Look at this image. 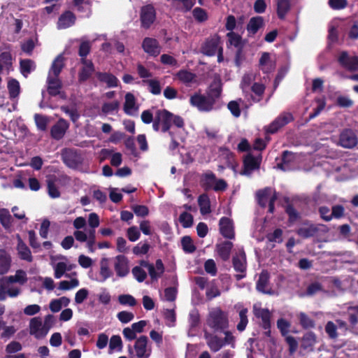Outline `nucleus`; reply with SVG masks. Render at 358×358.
<instances>
[{
	"instance_id": "nucleus-1",
	"label": "nucleus",
	"mask_w": 358,
	"mask_h": 358,
	"mask_svg": "<svg viewBox=\"0 0 358 358\" xmlns=\"http://www.w3.org/2000/svg\"><path fill=\"white\" fill-rule=\"evenodd\" d=\"M206 324L214 333L229 329V315L220 307L213 308L206 317Z\"/></svg>"
},
{
	"instance_id": "nucleus-2",
	"label": "nucleus",
	"mask_w": 358,
	"mask_h": 358,
	"mask_svg": "<svg viewBox=\"0 0 358 358\" xmlns=\"http://www.w3.org/2000/svg\"><path fill=\"white\" fill-rule=\"evenodd\" d=\"M155 115L161 123V131L168 132L170 136H173V133L170 131L172 124L180 129L185 126L184 120L181 116L175 115L166 109H159Z\"/></svg>"
},
{
	"instance_id": "nucleus-3",
	"label": "nucleus",
	"mask_w": 358,
	"mask_h": 358,
	"mask_svg": "<svg viewBox=\"0 0 358 358\" xmlns=\"http://www.w3.org/2000/svg\"><path fill=\"white\" fill-rule=\"evenodd\" d=\"M299 225V227L296 229V233L305 238L328 233L329 231L327 226L322 224H314L309 220L303 221Z\"/></svg>"
},
{
	"instance_id": "nucleus-4",
	"label": "nucleus",
	"mask_w": 358,
	"mask_h": 358,
	"mask_svg": "<svg viewBox=\"0 0 358 358\" xmlns=\"http://www.w3.org/2000/svg\"><path fill=\"white\" fill-rule=\"evenodd\" d=\"M232 264L234 269L239 273L235 275L236 280L239 281L244 278L246 276L247 258L243 248L238 249V252L233 255Z\"/></svg>"
},
{
	"instance_id": "nucleus-5",
	"label": "nucleus",
	"mask_w": 358,
	"mask_h": 358,
	"mask_svg": "<svg viewBox=\"0 0 358 358\" xmlns=\"http://www.w3.org/2000/svg\"><path fill=\"white\" fill-rule=\"evenodd\" d=\"M62 159L66 166L72 169H78L83 164L81 155L75 149L65 148L62 150Z\"/></svg>"
},
{
	"instance_id": "nucleus-6",
	"label": "nucleus",
	"mask_w": 358,
	"mask_h": 358,
	"mask_svg": "<svg viewBox=\"0 0 358 358\" xmlns=\"http://www.w3.org/2000/svg\"><path fill=\"white\" fill-rule=\"evenodd\" d=\"M262 159V157L261 154H259L258 156H254L251 153H248L243 158V169L241 171V174L249 176L252 171L259 169Z\"/></svg>"
},
{
	"instance_id": "nucleus-7",
	"label": "nucleus",
	"mask_w": 358,
	"mask_h": 358,
	"mask_svg": "<svg viewBox=\"0 0 358 358\" xmlns=\"http://www.w3.org/2000/svg\"><path fill=\"white\" fill-rule=\"evenodd\" d=\"M190 104L199 111L208 112L213 110L214 104L210 99L203 94L195 93L190 96Z\"/></svg>"
},
{
	"instance_id": "nucleus-8",
	"label": "nucleus",
	"mask_w": 358,
	"mask_h": 358,
	"mask_svg": "<svg viewBox=\"0 0 358 358\" xmlns=\"http://www.w3.org/2000/svg\"><path fill=\"white\" fill-rule=\"evenodd\" d=\"M220 36L217 34L206 38L201 47V52L208 57L214 56L220 48Z\"/></svg>"
},
{
	"instance_id": "nucleus-9",
	"label": "nucleus",
	"mask_w": 358,
	"mask_h": 358,
	"mask_svg": "<svg viewBox=\"0 0 358 358\" xmlns=\"http://www.w3.org/2000/svg\"><path fill=\"white\" fill-rule=\"evenodd\" d=\"M156 20V10L153 5L147 4L141 8L140 20L141 27L149 29Z\"/></svg>"
},
{
	"instance_id": "nucleus-10",
	"label": "nucleus",
	"mask_w": 358,
	"mask_h": 358,
	"mask_svg": "<svg viewBox=\"0 0 358 358\" xmlns=\"http://www.w3.org/2000/svg\"><path fill=\"white\" fill-rule=\"evenodd\" d=\"M47 92L51 96H59L62 99H66V94L62 89V83L59 78L48 75L47 78Z\"/></svg>"
},
{
	"instance_id": "nucleus-11",
	"label": "nucleus",
	"mask_w": 358,
	"mask_h": 358,
	"mask_svg": "<svg viewBox=\"0 0 358 358\" xmlns=\"http://www.w3.org/2000/svg\"><path fill=\"white\" fill-rule=\"evenodd\" d=\"M256 289L261 293L271 295L274 293L270 285V273L267 270H262L256 282Z\"/></svg>"
},
{
	"instance_id": "nucleus-12",
	"label": "nucleus",
	"mask_w": 358,
	"mask_h": 358,
	"mask_svg": "<svg viewBox=\"0 0 358 358\" xmlns=\"http://www.w3.org/2000/svg\"><path fill=\"white\" fill-rule=\"evenodd\" d=\"M254 315L256 317L262 320V328L265 330L264 335L271 336V313L267 308L254 307Z\"/></svg>"
},
{
	"instance_id": "nucleus-13",
	"label": "nucleus",
	"mask_w": 358,
	"mask_h": 358,
	"mask_svg": "<svg viewBox=\"0 0 358 358\" xmlns=\"http://www.w3.org/2000/svg\"><path fill=\"white\" fill-rule=\"evenodd\" d=\"M291 120V113H287L282 114L274 120L269 125L264 127L266 134H273L276 133L281 127H284Z\"/></svg>"
},
{
	"instance_id": "nucleus-14",
	"label": "nucleus",
	"mask_w": 358,
	"mask_h": 358,
	"mask_svg": "<svg viewBox=\"0 0 358 358\" xmlns=\"http://www.w3.org/2000/svg\"><path fill=\"white\" fill-rule=\"evenodd\" d=\"M203 338L206 341V345L213 352H218L224 346L222 338L218 336L216 333H211L204 330Z\"/></svg>"
},
{
	"instance_id": "nucleus-15",
	"label": "nucleus",
	"mask_w": 358,
	"mask_h": 358,
	"mask_svg": "<svg viewBox=\"0 0 358 358\" xmlns=\"http://www.w3.org/2000/svg\"><path fill=\"white\" fill-rule=\"evenodd\" d=\"M148 338L146 336H141L136 339L134 345L137 358H149L151 349L148 348Z\"/></svg>"
},
{
	"instance_id": "nucleus-16",
	"label": "nucleus",
	"mask_w": 358,
	"mask_h": 358,
	"mask_svg": "<svg viewBox=\"0 0 358 358\" xmlns=\"http://www.w3.org/2000/svg\"><path fill=\"white\" fill-rule=\"evenodd\" d=\"M141 46L144 52L150 56L157 57L160 54L161 46L156 38L145 37L143 40Z\"/></svg>"
},
{
	"instance_id": "nucleus-17",
	"label": "nucleus",
	"mask_w": 358,
	"mask_h": 358,
	"mask_svg": "<svg viewBox=\"0 0 358 358\" xmlns=\"http://www.w3.org/2000/svg\"><path fill=\"white\" fill-rule=\"evenodd\" d=\"M220 233L227 239L231 240L235 238V232L233 225V221L227 217H222L219 221Z\"/></svg>"
},
{
	"instance_id": "nucleus-18",
	"label": "nucleus",
	"mask_w": 358,
	"mask_h": 358,
	"mask_svg": "<svg viewBox=\"0 0 358 358\" xmlns=\"http://www.w3.org/2000/svg\"><path fill=\"white\" fill-rule=\"evenodd\" d=\"M69 127V122L63 118H59L51 127L50 134L52 138L57 141L62 139L64 136Z\"/></svg>"
},
{
	"instance_id": "nucleus-19",
	"label": "nucleus",
	"mask_w": 358,
	"mask_h": 358,
	"mask_svg": "<svg viewBox=\"0 0 358 358\" xmlns=\"http://www.w3.org/2000/svg\"><path fill=\"white\" fill-rule=\"evenodd\" d=\"M83 66L78 72V81L84 83L87 81L95 71L94 63L90 59H84L80 61Z\"/></svg>"
},
{
	"instance_id": "nucleus-20",
	"label": "nucleus",
	"mask_w": 358,
	"mask_h": 358,
	"mask_svg": "<svg viewBox=\"0 0 358 358\" xmlns=\"http://www.w3.org/2000/svg\"><path fill=\"white\" fill-rule=\"evenodd\" d=\"M338 62L342 66L350 71H358V57L356 56L350 57L345 51H343L341 53L338 57Z\"/></svg>"
},
{
	"instance_id": "nucleus-21",
	"label": "nucleus",
	"mask_w": 358,
	"mask_h": 358,
	"mask_svg": "<svg viewBox=\"0 0 358 358\" xmlns=\"http://www.w3.org/2000/svg\"><path fill=\"white\" fill-rule=\"evenodd\" d=\"M340 145L345 148H352L357 144V138L351 129H345L340 135Z\"/></svg>"
},
{
	"instance_id": "nucleus-22",
	"label": "nucleus",
	"mask_w": 358,
	"mask_h": 358,
	"mask_svg": "<svg viewBox=\"0 0 358 358\" xmlns=\"http://www.w3.org/2000/svg\"><path fill=\"white\" fill-rule=\"evenodd\" d=\"M114 269L118 277L124 278L129 273V261L124 255H117L115 257Z\"/></svg>"
},
{
	"instance_id": "nucleus-23",
	"label": "nucleus",
	"mask_w": 358,
	"mask_h": 358,
	"mask_svg": "<svg viewBox=\"0 0 358 358\" xmlns=\"http://www.w3.org/2000/svg\"><path fill=\"white\" fill-rule=\"evenodd\" d=\"M233 247L234 244L232 242L224 241L216 244L215 251L222 261L227 262L230 258Z\"/></svg>"
},
{
	"instance_id": "nucleus-24",
	"label": "nucleus",
	"mask_w": 358,
	"mask_h": 358,
	"mask_svg": "<svg viewBox=\"0 0 358 358\" xmlns=\"http://www.w3.org/2000/svg\"><path fill=\"white\" fill-rule=\"evenodd\" d=\"M76 20L75 14L70 11L66 10L64 12L58 19L57 28L59 29H67L73 26Z\"/></svg>"
},
{
	"instance_id": "nucleus-25",
	"label": "nucleus",
	"mask_w": 358,
	"mask_h": 358,
	"mask_svg": "<svg viewBox=\"0 0 358 358\" xmlns=\"http://www.w3.org/2000/svg\"><path fill=\"white\" fill-rule=\"evenodd\" d=\"M17 250L18 252L19 257L21 259L25 260L28 262H31L33 261V257L31 255L30 249L25 244V243L22 240L20 235H17Z\"/></svg>"
},
{
	"instance_id": "nucleus-26",
	"label": "nucleus",
	"mask_w": 358,
	"mask_h": 358,
	"mask_svg": "<svg viewBox=\"0 0 358 358\" xmlns=\"http://www.w3.org/2000/svg\"><path fill=\"white\" fill-rule=\"evenodd\" d=\"M317 342V336L313 332H308L301 339V348L306 352H313Z\"/></svg>"
},
{
	"instance_id": "nucleus-27",
	"label": "nucleus",
	"mask_w": 358,
	"mask_h": 358,
	"mask_svg": "<svg viewBox=\"0 0 358 358\" xmlns=\"http://www.w3.org/2000/svg\"><path fill=\"white\" fill-rule=\"evenodd\" d=\"M275 168L283 171H289L291 170V152L285 150L280 157L275 159Z\"/></svg>"
},
{
	"instance_id": "nucleus-28",
	"label": "nucleus",
	"mask_w": 358,
	"mask_h": 358,
	"mask_svg": "<svg viewBox=\"0 0 358 358\" xmlns=\"http://www.w3.org/2000/svg\"><path fill=\"white\" fill-rule=\"evenodd\" d=\"M43 324L42 320L39 317H35L31 319L29 322L30 334L34 335L36 338L39 339L44 338L45 336L43 334Z\"/></svg>"
},
{
	"instance_id": "nucleus-29",
	"label": "nucleus",
	"mask_w": 358,
	"mask_h": 358,
	"mask_svg": "<svg viewBox=\"0 0 358 358\" xmlns=\"http://www.w3.org/2000/svg\"><path fill=\"white\" fill-rule=\"evenodd\" d=\"M58 179L56 176L52 175L47 177V191L49 196L52 199L60 197L61 193L56 185Z\"/></svg>"
},
{
	"instance_id": "nucleus-30",
	"label": "nucleus",
	"mask_w": 358,
	"mask_h": 358,
	"mask_svg": "<svg viewBox=\"0 0 358 358\" xmlns=\"http://www.w3.org/2000/svg\"><path fill=\"white\" fill-rule=\"evenodd\" d=\"M271 193L272 189L268 187L259 189L256 192L257 203L262 208H266L267 204L269 203L270 199L273 195Z\"/></svg>"
},
{
	"instance_id": "nucleus-31",
	"label": "nucleus",
	"mask_w": 358,
	"mask_h": 358,
	"mask_svg": "<svg viewBox=\"0 0 358 358\" xmlns=\"http://www.w3.org/2000/svg\"><path fill=\"white\" fill-rule=\"evenodd\" d=\"M215 182H216L215 174L212 171H208L202 174L200 185L205 191H209L213 189Z\"/></svg>"
},
{
	"instance_id": "nucleus-32",
	"label": "nucleus",
	"mask_w": 358,
	"mask_h": 358,
	"mask_svg": "<svg viewBox=\"0 0 358 358\" xmlns=\"http://www.w3.org/2000/svg\"><path fill=\"white\" fill-rule=\"evenodd\" d=\"M97 79L103 83H106L108 87H115L118 85V79L110 73L96 72Z\"/></svg>"
},
{
	"instance_id": "nucleus-33",
	"label": "nucleus",
	"mask_w": 358,
	"mask_h": 358,
	"mask_svg": "<svg viewBox=\"0 0 358 358\" xmlns=\"http://www.w3.org/2000/svg\"><path fill=\"white\" fill-rule=\"evenodd\" d=\"M264 26V18L262 16H255L250 19L247 24V31L249 34L255 35L259 29Z\"/></svg>"
},
{
	"instance_id": "nucleus-34",
	"label": "nucleus",
	"mask_w": 358,
	"mask_h": 358,
	"mask_svg": "<svg viewBox=\"0 0 358 358\" xmlns=\"http://www.w3.org/2000/svg\"><path fill=\"white\" fill-rule=\"evenodd\" d=\"M222 93V84L220 80L214 81L210 84L207 92V96L213 101L215 105L217 99H218Z\"/></svg>"
},
{
	"instance_id": "nucleus-35",
	"label": "nucleus",
	"mask_w": 358,
	"mask_h": 358,
	"mask_svg": "<svg viewBox=\"0 0 358 358\" xmlns=\"http://www.w3.org/2000/svg\"><path fill=\"white\" fill-rule=\"evenodd\" d=\"M277 326L282 336L285 337V341L288 345V351L291 354V335H288L290 324L283 318H280L277 322Z\"/></svg>"
},
{
	"instance_id": "nucleus-36",
	"label": "nucleus",
	"mask_w": 358,
	"mask_h": 358,
	"mask_svg": "<svg viewBox=\"0 0 358 358\" xmlns=\"http://www.w3.org/2000/svg\"><path fill=\"white\" fill-rule=\"evenodd\" d=\"M64 66V57L62 55H58L53 61L48 75H52L53 77L59 78Z\"/></svg>"
},
{
	"instance_id": "nucleus-37",
	"label": "nucleus",
	"mask_w": 358,
	"mask_h": 358,
	"mask_svg": "<svg viewBox=\"0 0 358 358\" xmlns=\"http://www.w3.org/2000/svg\"><path fill=\"white\" fill-rule=\"evenodd\" d=\"M198 205L201 215H207L211 213L210 201L207 194H202L198 197Z\"/></svg>"
},
{
	"instance_id": "nucleus-38",
	"label": "nucleus",
	"mask_w": 358,
	"mask_h": 358,
	"mask_svg": "<svg viewBox=\"0 0 358 358\" xmlns=\"http://www.w3.org/2000/svg\"><path fill=\"white\" fill-rule=\"evenodd\" d=\"M10 264V255L4 250H0V275H3L9 271Z\"/></svg>"
},
{
	"instance_id": "nucleus-39",
	"label": "nucleus",
	"mask_w": 358,
	"mask_h": 358,
	"mask_svg": "<svg viewBox=\"0 0 358 358\" xmlns=\"http://www.w3.org/2000/svg\"><path fill=\"white\" fill-rule=\"evenodd\" d=\"M259 65L260 69L264 73H269L273 69L272 62L270 59V54L264 52L262 54V56L259 61Z\"/></svg>"
},
{
	"instance_id": "nucleus-40",
	"label": "nucleus",
	"mask_w": 358,
	"mask_h": 358,
	"mask_svg": "<svg viewBox=\"0 0 358 358\" xmlns=\"http://www.w3.org/2000/svg\"><path fill=\"white\" fill-rule=\"evenodd\" d=\"M277 15L279 19H285L291 7L289 0H276Z\"/></svg>"
},
{
	"instance_id": "nucleus-41",
	"label": "nucleus",
	"mask_w": 358,
	"mask_h": 358,
	"mask_svg": "<svg viewBox=\"0 0 358 358\" xmlns=\"http://www.w3.org/2000/svg\"><path fill=\"white\" fill-rule=\"evenodd\" d=\"M124 111L127 115H131V110L135 109L137 110L138 107H136V99L134 95L128 92L125 95V101L124 103Z\"/></svg>"
},
{
	"instance_id": "nucleus-42",
	"label": "nucleus",
	"mask_w": 358,
	"mask_h": 358,
	"mask_svg": "<svg viewBox=\"0 0 358 358\" xmlns=\"http://www.w3.org/2000/svg\"><path fill=\"white\" fill-rule=\"evenodd\" d=\"M12 216L6 208L0 210V223L5 229H9L12 226Z\"/></svg>"
},
{
	"instance_id": "nucleus-43",
	"label": "nucleus",
	"mask_w": 358,
	"mask_h": 358,
	"mask_svg": "<svg viewBox=\"0 0 358 358\" xmlns=\"http://www.w3.org/2000/svg\"><path fill=\"white\" fill-rule=\"evenodd\" d=\"M181 245L183 251L187 254L193 253L196 250V247L189 236H185L181 238Z\"/></svg>"
},
{
	"instance_id": "nucleus-44",
	"label": "nucleus",
	"mask_w": 358,
	"mask_h": 358,
	"mask_svg": "<svg viewBox=\"0 0 358 358\" xmlns=\"http://www.w3.org/2000/svg\"><path fill=\"white\" fill-rule=\"evenodd\" d=\"M8 90L10 99H15L17 97L20 92V86L19 82L16 79H10L8 82Z\"/></svg>"
},
{
	"instance_id": "nucleus-45",
	"label": "nucleus",
	"mask_w": 358,
	"mask_h": 358,
	"mask_svg": "<svg viewBox=\"0 0 358 358\" xmlns=\"http://www.w3.org/2000/svg\"><path fill=\"white\" fill-rule=\"evenodd\" d=\"M178 78L186 85H189L195 78L196 75L187 70H180L177 73Z\"/></svg>"
},
{
	"instance_id": "nucleus-46",
	"label": "nucleus",
	"mask_w": 358,
	"mask_h": 358,
	"mask_svg": "<svg viewBox=\"0 0 358 358\" xmlns=\"http://www.w3.org/2000/svg\"><path fill=\"white\" fill-rule=\"evenodd\" d=\"M227 36L228 38V42L231 45H233L236 48L244 46V44L242 41V37L239 34L231 31L227 33Z\"/></svg>"
},
{
	"instance_id": "nucleus-47",
	"label": "nucleus",
	"mask_w": 358,
	"mask_h": 358,
	"mask_svg": "<svg viewBox=\"0 0 358 358\" xmlns=\"http://www.w3.org/2000/svg\"><path fill=\"white\" fill-rule=\"evenodd\" d=\"M252 92L257 96L254 97L252 95H251V98L253 101L257 102L259 101L262 99V96L264 92L265 87L263 84L259 83H255L251 87Z\"/></svg>"
},
{
	"instance_id": "nucleus-48",
	"label": "nucleus",
	"mask_w": 358,
	"mask_h": 358,
	"mask_svg": "<svg viewBox=\"0 0 358 358\" xmlns=\"http://www.w3.org/2000/svg\"><path fill=\"white\" fill-rule=\"evenodd\" d=\"M188 322L189 324V327L192 329L196 328V327L199 326L201 322V319L198 309L194 308L189 312Z\"/></svg>"
},
{
	"instance_id": "nucleus-49",
	"label": "nucleus",
	"mask_w": 358,
	"mask_h": 358,
	"mask_svg": "<svg viewBox=\"0 0 358 358\" xmlns=\"http://www.w3.org/2000/svg\"><path fill=\"white\" fill-rule=\"evenodd\" d=\"M91 48V43L89 41H85L80 43L78 48V55L81 57L80 61H83V59H87L86 57L90 54Z\"/></svg>"
},
{
	"instance_id": "nucleus-50",
	"label": "nucleus",
	"mask_w": 358,
	"mask_h": 358,
	"mask_svg": "<svg viewBox=\"0 0 358 358\" xmlns=\"http://www.w3.org/2000/svg\"><path fill=\"white\" fill-rule=\"evenodd\" d=\"M33 64L34 62L29 59H21L20 61V72L24 77H27V75L31 72V66Z\"/></svg>"
},
{
	"instance_id": "nucleus-51",
	"label": "nucleus",
	"mask_w": 358,
	"mask_h": 358,
	"mask_svg": "<svg viewBox=\"0 0 358 358\" xmlns=\"http://www.w3.org/2000/svg\"><path fill=\"white\" fill-rule=\"evenodd\" d=\"M247 313H248V309L245 308H242L239 311L240 321L238 323L237 327H236L238 331H244L246 328L248 323Z\"/></svg>"
},
{
	"instance_id": "nucleus-52",
	"label": "nucleus",
	"mask_w": 358,
	"mask_h": 358,
	"mask_svg": "<svg viewBox=\"0 0 358 358\" xmlns=\"http://www.w3.org/2000/svg\"><path fill=\"white\" fill-rule=\"evenodd\" d=\"M192 15L198 22H203L208 18V13L203 8L196 7L192 10Z\"/></svg>"
},
{
	"instance_id": "nucleus-53",
	"label": "nucleus",
	"mask_w": 358,
	"mask_h": 358,
	"mask_svg": "<svg viewBox=\"0 0 358 358\" xmlns=\"http://www.w3.org/2000/svg\"><path fill=\"white\" fill-rule=\"evenodd\" d=\"M34 120L38 129L41 131H45L47 129L48 119L46 116L36 113L34 115Z\"/></svg>"
},
{
	"instance_id": "nucleus-54",
	"label": "nucleus",
	"mask_w": 358,
	"mask_h": 358,
	"mask_svg": "<svg viewBox=\"0 0 358 358\" xmlns=\"http://www.w3.org/2000/svg\"><path fill=\"white\" fill-rule=\"evenodd\" d=\"M179 221L184 228H189L192 226L194 218L190 213L183 212L179 216Z\"/></svg>"
},
{
	"instance_id": "nucleus-55",
	"label": "nucleus",
	"mask_w": 358,
	"mask_h": 358,
	"mask_svg": "<svg viewBox=\"0 0 358 358\" xmlns=\"http://www.w3.org/2000/svg\"><path fill=\"white\" fill-rule=\"evenodd\" d=\"M144 83H147L149 86V91L152 94L158 95L161 93L162 88L160 83L157 80L151 79L143 80Z\"/></svg>"
},
{
	"instance_id": "nucleus-56",
	"label": "nucleus",
	"mask_w": 358,
	"mask_h": 358,
	"mask_svg": "<svg viewBox=\"0 0 358 358\" xmlns=\"http://www.w3.org/2000/svg\"><path fill=\"white\" fill-rule=\"evenodd\" d=\"M55 278L57 279L61 278L64 274L66 271H69V268H68V266L65 262H59L57 263L55 268Z\"/></svg>"
},
{
	"instance_id": "nucleus-57",
	"label": "nucleus",
	"mask_w": 358,
	"mask_h": 358,
	"mask_svg": "<svg viewBox=\"0 0 358 358\" xmlns=\"http://www.w3.org/2000/svg\"><path fill=\"white\" fill-rule=\"evenodd\" d=\"M118 301L121 305L135 306L137 303L136 299L130 294H121L118 296Z\"/></svg>"
},
{
	"instance_id": "nucleus-58",
	"label": "nucleus",
	"mask_w": 358,
	"mask_h": 358,
	"mask_svg": "<svg viewBox=\"0 0 358 358\" xmlns=\"http://www.w3.org/2000/svg\"><path fill=\"white\" fill-rule=\"evenodd\" d=\"M120 107V103L118 101H114L113 102L104 103L101 106V111L104 114L111 113L115 110H118Z\"/></svg>"
},
{
	"instance_id": "nucleus-59",
	"label": "nucleus",
	"mask_w": 358,
	"mask_h": 358,
	"mask_svg": "<svg viewBox=\"0 0 358 358\" xmlns=\"http://www.w3.org/2000/svg\"><path fill=\"white\" fill-rule=\"evenodd\" d=\"M61 110L68 115L73 122H76L80 117V115L76 108H70L67 106H62Z\"/></svg>"
},
{
	"instance_id": "nucleus-60",
	"label": "nucleus",
	"mask_w": 358,
	"mask_h": 358,
	"mask_svg": "<svg viewBox=\"0 0 358 358\" xmlns=\"http://www.w3.org/2000/svg\"><path fill=\"white\" fill-rule=\"evenodd\" d=\"M79 285V280L77 278H73L70 281L62 280L59 284V289L62 290H69Z\"/></svg>"
},
{
	"instance_id": "nucleus-61",
	"label": "nucleus",
	"mask_w": 358,
	"mask_h": 358,
	"mask_svg": "<svg viewBox=\"0 0 358 358\" xmlns=\"http://www.w3.org/2000/svg\"><path fill=\"white\" fill-rule=\"evenodd\" d=\"M299 320L301 326L305 329L313 328L315 326L314 321L303 313L299 314Z\"/></svg>"
},
{
	"instance_id": "nucleus-62",
	"label": "nucleus",
	"mask_w": 358,
	"mask_h": 358,
	"mask_svg": "<svg viewBox=\"0 0 358 358\" xmlns=\"http://www.w3.org/2000/svg\"><path fill=\"white\" fill-rule=\"evenodd\" d=\"M127 236L130 241L135 242L140 238L141 233L137 227L132 226L128 228L127 231Z\"/></svg>"
},
{
	"instance_id": "nucleus-63",
	"label": "nucleus",
	"mask_w": 358,
	"mask_h": 358,
	"mask_svg": "<svg viewBox=\"0 0 358 358\" xmlns=\"http://www.w3.org/2000/svg\"><path fill=\"white\" fill-rule=\"evenodd\" d=\"M325 331L331 339H336L338 337L336 325L331 321L327 323Z\"/></svg>"
},
{
	"instance_id": "nucleus-64",
	"label": "nucleus",
	"mask_w": 358,
	"mask_h": 358,
	"mask_svg": "<svg viewBox=\"0 0 358 358\" xmlns=\"http://www.w3.org/2000/svg\"><path fill=\"white\" fill-rule=\"evenodd\" d=\"M117 317L122 323L127 324L133 320L134 315L131 312L122 310L117 313Z\"/></svg>"
}]
</instances>
